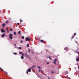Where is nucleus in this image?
I'll list each match as a JSON object with an SVG mask.
<instances>
[{
	"mask_svg": "<svg viewBox=\"0 0 79 79\" xmlns=\"http://www.w3.org/2000/svg\"><path fill=\"white\" fill-rule=\"evenodd\" d=\"M65 73H66V74H68V71L66 72Z\"/></svg>",
	"mask_w": 79,
	"mask_h": 79,
	"instance_id": "obj_25",
	"label": "nucleus"
},
{
	"mask_svg": "<svg viewBox=\"0 0 79 79\" xmlns=\"http://www.w3.org/2000/svg\"><path fill=\"white\" fill-rule=\"evenodd\" d=\"M74 36H72L71 39H73V38H74Z\"/></svg>",
	"mask_w": 79,
	"mask_h": 79,
	"instance_id": "obj_32",
	"label": "nucleus"
},
{
	"mask_svg": "<svg viewBox=\"0 0 79 79\" xmlns=\"http://www.w3.org/2000/svg\"><path fill=\"white\" fill-rule=\"evenodd\" d=\"M31 69H33V68H31Z\"/></svg>",
	"mask_w": 79,
	"mask_h": 79,
	"instance_id": "obj_48",
	"label": "nucleus"
},
{
	"mask_svg": "<svg viewBox=\"0 0 79 79\" xmlns=\"http://www.w3.org/2000/svg\"><path fill=\"white\" fill-rule=\"evenodd\" d=\"M37 67L38 68H39V69H40V67L38 66Z\"/></svg>",
	"mask_w": 79,
	"mask_h": 79,
	"instance_id": "obj_23",
	"label": "nucleus"
},
{
	"mask_svg": "<svg viewBox=\"0 0 79 79\" xmlns=\"http://www.w3.org/2000/svg\"><path fill=\"white\" fill-rule=\"evenodd\" d=\"M35 67V65H34L33 66V68H34Z\"/></svg>",
	"mask_w": 79,
	"mask_h": 79,
	"instance_id": "obj_45",
	"label": "nucleus"
},
{
	"mask_svg": "<svg viewBox=\"0 0 79 79\" xmlns=\"http://www.w3.org/2000/svg\"><path fill=\"white\" fill-rule=\"evenodd\" d=\"M7 33H9V31H8V30L7 31Z\"/></svg>",
	"mask_w": 79,
	"mask_h": 79,
	"instance_id": "obj_37",
	"label": "nucleus"
},
{
	"mask_svg": "<svg viewBox=\"0 0 79 79\" xmlns=\"http://www.w3.org/2000/svg\"><path fill=\"white\" fill-rule=\"evenodd\" d=\"M14 55H17V53L14 52Z\"/></svg>",
	"mask_w": 79,
	"mask_h": 79,
	"instance_id": "obj_24",
	"label": "nucleus"
},
{
	"mask_svg": "<svg viewBox=\"0 0 79 79\" xmlns=\"http://www.w3.org/2000/svg\"><path fill=\"white\" fill-rule=\"evenodd\" d=\"M48 79H50V78L49 77H48Z\"/></svg>",
	"mask_w": 79,
	"mask_h": 79,
	"instance_id": "obj_46",
	"label": "nucleus"
},
{
	"mask_svg": "<svg viewBox=\"0 0 79 79\" xmlns=\"http://www.w3.org/2000/svg\"><path fill=\"white\" fill-rule=\"evenodd\" d=\"M0 69H1V70H2V71H4L3 69H2L1 67H0Z\"/></svg>",
	"mask_w": 79,
	"mask_h": 79,
	"instance_id": "obj_13",
	"label": "nucleus"
},
{
	"mask_svg": "<svg viewBox=\"0 0 79 79\" xmlns=\"http://www.w3.org/2000/svg\"><path fill=\"white\" fill-rule=\"evenodd\" d=\"M30 40H31V39L28 38H27L25 40L26 41H27V40L29 41Z\"/></svg>",
	"mask_w": 79,
	"mask_h": 79,
	"instance_id": "obj_3",
	"label": "nucleus"
},
{
	"mask_svg": "<svg viewBox=\"0 0 79 79\" xmlns=\"http://www.w3.org/2000/svg\"><path fill=\"white\" fill-rule=\"evenodd\" d=\"M28 71H27V74H28Z\"/></svg>",
	"mask_w": 79,
	"mask_h": 79,
	"instance_id": "obj_38",
	"label": "nucleus"
},
{
	"mask_svg": "<svg viewBox=\"0 0 79 79\" xmlns=\"http://www.w3.org/2000/svg\"><path fill=\"white\" fill-rule=\"evenodd\" d=\"M76 61H79V57H78V58L76 59Z\"/></svg>",
	"mask_w": 79,
	"mask_h": 79,
	"instance_id": "obj_9",
	"label": "nucleus"
},
{
	"mask_svg": "<svg viewBox=\"0 0 79 79\" xmlns=\"http://www.w3.org/2000/svg\"><path fill=\"white\" fill-rule=\"evenodd\" d=\"M5 72V73L6 74H8V73H7V72H6V71H5V72Z\"/></svg>",
	"mask_w": 79,
	"mask_h": 79,
	"instance_id": "obj_29",
	"label": "nucleus"
},
{
	"mask_svg": "<svg viewBox=\"0 0 79 79\" xmlns=\"http://www.w3.org/2000/svg\"><path fill=\"white\" fill-rule=\"evenodd\" d=\"M14 35H16V32H14Z\"/></svg>",
	"mask_w": 79,
	"mask_h": 79,
	"instance_id": "obj_22",
	"label": "nucleus"
},
{
	"mask_svg": "<svg viewBox=\"0 0 79 79\" xmlns=\"http://www.w3.org/2000/svg\"><path fill=\"white\" fill-rule=\"evenodd\" d=\"M74 35H76V33H74Z\"/></svg>",
	"mask_w": 79,
	"mask_h": 79,
	"instance_id": "obj_41",
	"label": "nucleus"
},
{
	"mask_svg": "<svg viewBox=\"0 0 79 79\" xmlns=\"http://www.w3.org/2000/svg\"><path fill=\"white\" fill-rule=\"evenodd\" d=\"M23 41L21 40V41H20V43H23Z\"/></svg>",
	"mask_w": 79,
	"mask_h": 79,
	"instance_id": "obj_34",
	"label": "nucleus"
},
{
	"mask_svg": "<svg viewBox=\"0 0 79 79\" xmlns=\"http://www.w3.org/2000/svg\"><path fill=\"white\" fill-rule=\"evenodd\" d=\"M67 79H71V78L70 77H67Z\"/></svg>",
	"mask_w": 79,
	"mask_h": 79,
	"instance_id": "obj_30",
	"label": "nucleus"
},
{
	"mask_svg": "<svg viewBox=\"0 0 79 79\" xmlns=\"http://www.w3.org/2000/svg\"><path fill=\"white\" fill-rule=\"evenodd\" d=\"M6 25V24H5V23H3L2 25V26H3V27H5V26Z\"/></svg>",
	"mask_w": 79,
	"mask_h": 79,
	"instance_id": "obj_6",
	"label": "nucleus"
},
{
	"mask_svg": "<svg viewBox=\"0 0 79 79\" xmlns=\"http://www.w3.org/2000/svg\"><path fill=\"white\" fill-rule=\"evenodd\" d=\"M25 57L27 58H29V59H30V60H31V57H30V56H29V55H27V53L25 52Z\"/></svg>",
	"mask_w": 79,
	"mask_h": 79,
	"instance_id": "obj_1",
	"label": "nucleus"
},
{
	"mask_svg": "<svg viewBox=\"0 0 79 79\" xmlns=\"http://www.w3.org/2000/svg\"><path fill=\"white\" fill-rule=\"evenodd\" d=\"M47 64H49V62H47Z\"/></svg>",
	"mask_w": 79,
	"mask_h": 79,
	"instance_id": "obj_40",
	"label": "nucleus"
},
{
	"mask_svg": "<svg viewBox=\"0 0 79 79\" xmlns=\"http://www.w3.org/2000/svg\"><path fill=\"white\" fill-rule=\"evenodd\" d=\"M28 72H31V69H28Z\"/></svg>",
	"mask_w": 79,
	"mask_h": 79,
	"instance_id": "obj_5",
	"label": "nucleus"
},
{
	"mask_svg": "<svg viewBox=\"0 0 79 79\" xmlns=\"http://www.w3.org/2000/svg\"><path fill=\"white\" fill-rule=\"evenodd\" d=\"M28 51H29V53H30V52H31V50H30V49H29L28 50Z\"/></svg>",
	"mask_w": 79,
	"mask_h": 79,
	"instance_id": "obj_27",
	"label": "nucleus"
},
{
	"mask_svg": "<svg viewBox=\"0 0 79 79\" xmlns=\"http://www.w3.org/2000/svg\"><path fill=\"white\" fill-rule=\"evenodd\" d=\"M78 54H79V52L78 53Z\"/></svg>",
	"mask_w": 79,
	"mask_h": 79,
	"instance_id": "obj_49",
	"label": "nucleus"
},
{
	"mask_svg": "<svg viewBox=\"0 0 79 79\" xmlns=\"http://www.w3.org/2000/svg\"><path fill=\"white\" fill-rule=\"evenodd\" d=\"M10 31H13V29L10 28Z\"/></svg>",
	"mask_w": 79,
	"mask_h": 79,
	"instance_id": "obj_17",
	"label": "nucleus"
},
{
	"mask_svg": "<svg viewBox=\"0 0 79 79\" xmlns=\"http://www.w3.org/2000/svg\"><path fill=\"white\" fill-rule=\"evenodd\" d=\"M19 49H21V47H19Z\"/></svg>",
	"mask_w": 79,
	"mask_h": 79,
	"instance_id": "obj_33",
	"label": "nucleus"
},
{
	"mask_svg": "<svg viewBox=\"0 0 79 79\" xmlns=\"http://www.w3.org/2000/svg\"><path fill=\"white\" fill-rule=\"evenodd\" d=\"M40 42H44V40H41Z\"/></svg>",
	"mask_w": 79,
	"mask_h": 79,
	"instance_id": "obj_16",
	"label": "nucleus"
},
{
	"mask_svg": "<svg viewBox=\"0 0 79 79\" xmlns=\"http://www.w3.org/2000/svg\"><path fill=\"white\" fill-rule=\"evenodd\" d=\"M57 61V59H56L54 60V61H53V63L54 64H56V61Z\"/></svg>",
	"mask_w": 79,
	"mask_h": 79,
	"instance_id": "obj_2",
	"label": "nucleus"
},
{
	"mask_svg": "<svg viewBox=\"0 0 79 79\" xmlns=\"http://www.w3.org/2000/svg\"><path fill=\"white\" fill-rule=\"evenodd\" d=\"M21 34V31H19L18 32V34Z\"/></svg>",
	"mask_w": 79,
	"mask_h": 79,
	"instance_id": "obj_15",
	"label": "nucleus"
},
{
	"mask_svg": "<svg viewBox=\"0 0 79 79\" xmlns=\"http://www.w3.org/2000/svg\"><path fill=\"white\" fill-rule=\"evenodd\" d=\"M31 54H32V55H34V52H32L31 53Z\"/></svg>",
	"mask_w": 79,
	"mask_h": 79,
	"instance_id": "obj_39",
	"label": "nucleus"
},
{
	"mask_svg": "<svg viewBox=\"0 0 79 79\" xmlns=\"http://www.w3.org/2000/svg\"><path fill=\"white\" fill-rule=\"evenodd\" d=\"M51 73H52V74H53V73H54V71H52Z\"/></svg>",
	"mask_w": 79,
	"mask_h": 79,
	"instance_id": "obj_14",
	"label": "nucleus"
},
{
	"mask_svg": "<svg viewBox=\"0 0 79 79\" xmlns=\"http://www.w3.org/2000/svg\"><path fill=\"white\" fill-rule=\"evenodd\" d=\"M9 35L10 36H13V34L10 33L9 34Z\"/></svg>",
	"mask_w": 79,
	"mask_h": 79,
	"instance_id": "obj_8",
	"label": "nucleus"
},
{
	"mask_svg": "<svg viewBox=\"0 0 79 79\" xmlns=\"http://www.w3.org/2000/svg\"><path fill=\"white\" fill-rule=\"evenodd\" d=\"M20 22H21V23H22V22H23V20H20Z\"/></svg>",
	"mask_w": 79,
	"mask_h": 79,
	"instance_id": "obj_31",
	"label": "nucleus"
},
{
	"mask_svg": "<svg viewBox=\"0 0 79 79\" xmlns=\"http://www.w3.org/2000/svg\"><path fill=\"white\" fill-rule=\"evenodd\" d=\"M39 72H40L41 71H40V70H39Z\"/></svg>",
	"mask_w": 79,
	"mask_h": 79,
	"instance_id": "obj_44",
	"label": "nucleus"
},
{
	"mask_svg": "<svg viewBox=\"0 0 79 79\" xmlns=\"http://www.w3.org/2000/svg\"><path fill=\"white\" fill-rule=\"evenodd\" d=\"M19 53H20V54H22V52H19Z\"/></svg>",
	"mask_w": 79,
	"mask_h": 79,
	"instance_id": "obj_35",
	"label": "nucleus"
},
{
	"mask_svg": "<svg viewBox=\"0 0 79 79\" xmlns=\"http://www.w3.org/2000/svg\"><path fill=\"white\" fill-rule=\"evenodd\" d=\"M22 56H24V53L22 54Z\"/></svg>",
	"mask_w": 79,
	"mask_h": 79,
	"instance_id": "obj_19",
	"label": "nucleus"
},
{
	"mask_svg": "<svg viewBox=\"0 0 79 79\" xmlns=\"http://www.w3.org/2000/svg\"><path fill=\"white\" fill-rule=\"evenodd\" d=\"M5 33L3 34L2 35V37H4V36H5Z\"/></svg>",
	"mask_w": 79,
	"mask_h": 79,
	"instance_id": "obj_7",
	"label": "nucleus"
},
{
	"mask_svg": "<svg viewBox=\"0 0 79 79\" xmlns=\"http://www.w3.org/2000/svg\"><path fill=\"white\" fill-rule=\"evenodd\" d=\"M64 50H66V51H68V48H64Z\"/></svg>",
	"mask_w": 79,
	"mask_h": 79,
	"instance_id": "obj_12",
	"label": "nucleus"
},
{
	"mask_svg": "<svg viewBox=\"0 0 79 79\" xmlns=\"http://www.w3.org/2000/svg\"><path fill=\"white\" fill-rule=\"evenodd\" d=\"M17 25H18V26L19 25V23H17Z\"/></svg>",
	"mask_w": 79,
	"mask_h": 79,
	"instance_id": "obj_36",
	"label": "nucleus"
},
{
	"mask_svg": "<svg viewBox=\"0 0 79 79\" xmlns=\"http://www.w3.org/2000/svg\"><path fill=\"white\" fill-rule=\"evenodd\" d=\"M27 47H29V44H27Z\"/></svg>",
	"mask_w": 79,
	"mask_h": 79,
	"instance_id": "obj_20",
	"label": "nucleus"
},
{
	"mask_svg": "<svg viewBox=\"0 0 79 79\" xmlns=\"http://www.w3.org/2000/svg\"><path fill=\"white\" fill-rule=\"evenodd\" d=\"M15 47H16V44H15Z\"/></svg>",
	"mask_w": 79,
	"mask_h": 79,
	"instance_id": "obj_42",
	"label": "nucleus"
},
{
	"mask_svg": "<svg viewBox=\"0 0 79 79\" xmlns=\"http://www.w3.org/2000/svg\"><path fill=\"white\" fill-rule=\"evenodd\" d=\"M1 31V32H3V33L5 32V30H4L3 29H2Z\"/></svg>",
	"mask_w": 79,
	"mask_h": 79,
	"instance_id": "obj_4",
	"label": "nucleus"
},
{
	"mask_svg": "<svg viewBox=\"0 0 79 79\" xmlns=\"http://www.w3.org/2000/svg\"><path fill=\"white\" fill-rule=\"evenodd\" d=\"M43 75H44V76H46V74H45V73H43Z\"/></svg>",
	"mask_w": 79,
	"mask_h": 79,
	"instance_id": "obj_21",
	"label": "nucleus"
},
{
	"mask_svg": "<svg viewBox=\"0 0 79 79\" xmlns=\"http://www.w3.org/2000/svg\"><path fill=\"white\" fill-rule=\"evenodd\" d=\"M9 38H10V39H13V37H12V36H9Z\"/></svg>",
	"mask_w": 79,
	"mask_h": 79,
	"instance_id": "obj_10",
	"label": "nucleus"
},
{
	"mask_svg": "<svg viewBox=\"0 0 79 79\" xmlns=\"http://www.w3.org/2000/svg\"><path fill=\"white\" fill-rule=\"evenodd\" d=\"M22 38L23 39H24V36H22Z\"/></svg>",
	"mask_w": 79,
	"mask_h": 79,
	"instance_id": "obj_18",
	"label": "nucleus"
},
{
	"mask_svg": "<svg viewBox=\"0 0 79 79\" xmlns=\"http://www.w3.org/2000/svg\"><path fill=\"white\" fill-rule=\"evenodd\" d=\"M6 30L7 31H8V28H6Z\"/></svg>",
	"mask_w": 79,
	"mask_h": 79,
	"instance_id": "obj_43",
	"label": "nucleus"
},
{
	"mask_svg": "<svg viewBox=\"0 0 79 79\" xmlns=\"http://www.w3.org/2000/svg\"><path fill=\"white\" fill-rule=\"evenodd\" d=\"M78 69H79V67H78Z\"/></svg>",
	"mask_w": 79,
	"mask_h": 79,
	"instance_id": "obj_47",
	"label": "nucleus"
},
{
	"mask_svg": "<svg viewBox=\"0 0 79 79\" xmlns=\"http://www.w3.org/2000/svg\"><path fill=\"white\" fill-rule=\"evenodd\" d=\"M21 59H24V56H21Z\"/></svg>",
	"mask_w": 79,
	"mask_h": 79,
	"instance_id": "obj_11",
	"label": "nucleus"
},
{
	"mask_svg": "<svg viewBox=\"0 0 79 79\" xmlns=\"http://www.w3.org/2000/svg\"><path fill=\"white\" fill-rule=\"evenodd\" d=\"M6 24H8V21H6Z\"/></svg>",
	"mask_w": 79,
	"mask_h": 79,
	"instance_id": "obj_26",
	"label": "nucleus"
},
{
	"mask_svg": "<svg viewBox=\"0 0 79 79\" xmlns=\"http://www.w3.org/2000/svg\"><path fill=\"white\" fill-rule=\"evenodd\" d=\"M49 58L50 59V60H52V58H51V57H49Z\"/></svg>",
	"mask_w": 79,
	"mask_h": 79,
	"instance_id": "obj_28",
	"label": "nucleus"
}]
</instances>
